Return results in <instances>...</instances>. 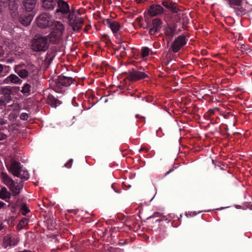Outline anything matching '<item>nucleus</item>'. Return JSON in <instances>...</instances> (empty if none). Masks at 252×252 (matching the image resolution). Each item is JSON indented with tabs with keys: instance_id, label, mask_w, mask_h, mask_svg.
<instances>
[{
	"instance_id": "obj_1",
	"label": "nucleus",
	"mask_w": 252,
	"mask_h": 252,
	"mask_svg": "<svg viewBox=\"0 0 252 252\" xmlns=\"http://www.w3.org/2000/svg\"><path fill=\"white\" fill-rule=\"evenodd\" d=\"M75 80L72 77L60 75L53 79V89L57 93H62L64 92L63 88L69 86Z\"/></svg>"
},
{
	"instance_id": "obj_2",
	"label": "nucleus",
	"mask_w": 252,
	"mask_h": 252,
	"mask_svg": "<svg viewBox=\"0 0 252 252\" xmlns=\"http://www.w3.org/2000/svg\"><path fill=\"white\" fill-rule=\"evenodd\" d=\"M53 30L47 36L50 42L53 44H57L62 39L63 32L64 31L63 25L59 21L55 22Z\"/></svg>"
},
{
	"instance_id": "obj_3",
	"label": "nucleus",
	"mask_w": 252,
	"mask_h": 252,
	"mask_svg": "<svg viewBox=\"0 0 252 252\" xmlns=\"http://www.w3.org/2000/svg\"><path fill=\"white\" fill-rule=\"evenodd\" d=\"M8 169L14 176L21 178L22 180L27 181L30 178L28 171L23 169L21 163L15 160L12 161Z\"/></svg>"
},
{
	"instance_id": "obj_4",
	"label": "nucleus",
	"mask_w": 252,
	"mask_h": 252,
	"mask_svg": "<svg viewBox=\"0 0 252 252\" xmlns=\"http://www.w3.org/2000/svg\"><path fill=\"white\" fill-rule=\"evenodd\" d=\"M48 38L46 36H35L32 41V49L36 52H45L49 48Z\"/></svg>"
},
{
	"instance_id": "obj_5",
	"label": "nucleus",
	"mask_w": 252,
	"mask_h": 252,
	"mask_svg": "<svg viewBox=\"0 0 252 252\" xmlns=\"http://www.w3.org/2000/svg\"><path fill=\"white\" fill-rule=\"evenodd\" d=\"M23 65H25V64L16 65L14 68L15 72L22 79L27 78L30 73L34 72L36 70V66L33 64L27 65V69L21 68Z\"/></svg>"
},
{
	"instance_id": "obj_6",
	"label": "nucleus",
	"mask_w": 252,
	"mask_h": 252,
	"mask_svg": "<svg viewBox=\"0 0 252 252\" xmlns=\"http://www.w3.org/2000/svg\"><path fill=\"white\" fill-rule=\"evenodd\" d=\"M55 22L56 21L52 20L51 15L48 12L40 14L37 18V24L39 27L41 28L53 26Z\"/></svg>"
},
{
	"instance_id": "obj_7",
	"label": "nucleus",
	"mask_w": 252,
	"mask_h": 252,
	"mask_svg": "<svg viewBox=\"0 0 252 252\" xmlns=\"http://www.w3.org/2000/svg\"><path fill=\"white\" fill-rule=\"evenodd\" d=\"M126 74V78L132 82H136L141 79L149 78V76L145 73V71L139 70L134 68L128 70Z\"/></svg>"
},
{
	"instance_id": "obj_8",
	"label": "nucleus",
	"mask_w": 252,
	"mask_h": 252,
	"mask_svg": "<svg viewBox=\"0 0 252 252\" xmlns=\"http://www.w3.org/2000/svg\"><path fill=\"white\" fill-rule=\"evenodd\" d=\"M187 42L186 37L184 35H181L176 37L172 42L171 48L172 51L176 53L185 46Z\"/></svg>"
},
{
	"instance_id": "obj_9",
	"label": "nucleus",
	"mask_w": 252,
	"mask_h": 252,
	"mask_svg": "<svg viewBox=\"0 0 252 252\" xmlns=\"http://www.w3.org/2000/svg\"><path fill=\"white\" fill-rule=\"evenodd\" d=\"M58 4L54 10L55 14L61 13L62 15H67L70 11L69 6L66 1L63 0H58Z\"/></svg>"
},
{
	"instance_id": "obj_10",
	"label": "nucleus",
	"mask_w": 252,
	"mask_h": 252,
	"mask_svg": "<svg viewBox=\"0 0 252 252\" xmlns=\"http://www.w3.org/2000/svg\"><path fill=\"white\" fill-rule=\"evenodd\" d=\"M162 22L159 18H155L152 20L153 27L150 28L149 33L151 35H155L160 32Z\"/></svg>"
},
{
	"instance_id": "obj_11",
	"label": "nucleus",
	"mask_w": 252,
	"mask_h": 252,
	"mask_svg": "<svg viewBox=\"0 0 252 252\" xmlns=\"http://www.w3.org/2000/svg\"><path fill=\"white\" fill-rule=\"evenodd\" d=\"M41 7L46 11H54L58 4V0H41Z\"/></svg>"
},
{
	"instance_id": "obj_12",
	"label": "nucleus",
	"mask_w": 252,
	"mask_h": 252,
	"mask_svg": "<svg viewBox=\"0 0 252 252\" xmlns=\"http://www.w3.org/2000/svg\"><path fill=\"white\" fill-rule=\"evenodd\" d=\"M163 12V8L159 4H152L150 5L148 10V14L153 17L160 15Z\"/></svg>"
},
{
	"instance_id": "obj_13",
	"label": "nucleus",
	"mask_w": 252,
	"mask_h": 252,
	"mask_svg": "<svg viewBox=\"0 0 252 252\" xmlns=\"http://www.w3.org/2000/svg\"><path fill=\"white\" fill-rule=\"evenodd\" d=\"M22 80L15 74H11L4 80L5 84H13L20 85L22 83Z\"/></svg>"
},
{
	"instance_id": "obj_14",
	"label": "nucleus",
	"mask_w": 252,
	"mask_h": 252,
	"mask_svg": "<svg viewBox=\"0 0 252 252\" xmlns=\"http://www.w3.org/2000/svg\"><path fill=\"white\" fill-rule=\"evenodd\" d=\"M84 24V20L79 17H75V20L71 22L70 26L72 27L73 30L78 32Z\"/></svg>"
},
{
	"instance_id": "obj_15",
	"label": "nucleus",
	"mask_w": 252,
	"mask_h": 252,
	"mask_svg": "<svg viewBox=\"0 0 252 252\" xmlns=\"http://www.w3.org/2000/svg\"><path fill=\"white\" fill-rule=\"evenodd\" d=\"M34 15L32 13H25L22 14L19 18L20 23L25 26L29 25L32 21Z\"/></svg>"
},
{
	"instance_id": "obj_16",
	"label": "nucleus",
	"mask_w": 252,
	"mask_h": 252,
	"mask_svg": "<svg viewBox=\"0 0 252 252\" xmlns=\"http://www.w3.org/2000/svg\"><path fill=\"white\" fill-rule=\"evenodd\" d=\"M19 242L18 239L10 237L9 236H5L3 238V244L5 248L8 246H16Z\"/></svg>"
},
{
	"instance_id": "obj_17",
	"label": "nucleus",
	"mask_w": 252,
	"mask_h": 252,
	"mask_svg": "<svg viewBox=\"0 0 252 252\" xmlns=\"http://www.w3.org/2000/svg\"><path fill=\"white\" fill-rule=\"evenodd\" d=\"M106 25L110 27L113 33L120 31L121 26L117 21H113L111 19H107L106 20Z\"/></svg>"
},
{
	"instance_id": "obj_18",
	"label": "nucleus",
	"mask_w": 252,
	"mask_h": 252,
	"mask_svg": "<svg viewBox=\"0 0 252 252\" xmlns=\"http://www.w3.org/2000/svg\"><path fill=\"white\" fill-rule=\"evenodd\" d=\"M36 0H23V4L27 12H32L34 8Z\"/></svg>"
},
{
	"instance_id": "obj_19",
	"label": "nucleus",
	"mask_w": 252,
	"mask_h": 252,
	"mask_svg": "<svg viewBox=\"0 0 252 252\" xmlns=\"http://www.w3.org/2000/svg\"><path fill=\"white\" fill-rule=\"evenodd\" d=\"M46 102L51 107L56 108L61 104V101L52 94H49L46 99Z\"/></svg>"
},
{
	"instance_id": "obj_20",
	"label": "nucleus",
	"mask_w": 252,
	"mask_h": 252,
	"mask_svg": "<svg viewBox=\"0 0 252 252\" xmlns=\"http://www.w3.org/2000/svg\"><path fill=\"white\" fill-rule=\"evenodd\" d=\"M162 4L173 13H178V12L179 9L177 7L176 4L170 0L163 1Z\"/></svg>"
},
{
	"instance_id": "obj_21",
	"label": "nucleus",
	"mask_w": 252,
	"mask_h": 252,
	"mask_svg": "<svg viewBox=\"0 0 252 252\" xmlns=\"http://www.w3.org/2000/svg\"><path fill=\"white\" fill-rule=\"evenodd\" d=\"M2 182L8 187L13 184L14 181L11 179L6 173L1 172L0 174Z\"/></svg>"
},
{
	"instance_id": "obj_22",
	"label": "nucleus",
	"mask_w": 252,
	"mask_h": 252,
	"mask_svg": "<svg viewBox=\"0 0 252 252\" xmlns=\"http://www.w3.org/2000/svg\"><path fill=\"white\" fill-rule=\"evenodd\" d=\"M176 30V27L175 26H172L166 27L164 28L163 31L165 36L172 37L175 34Z\"/></svg>"
},
{
	"instance_id": "obj_23",
	"label": "nucleus",
	"mask_w": 252,
	"mask_h": 252,
	"mask_svg": "<svg viewBox=\"0 0 252 252\" xmlns=\"http://www.w3.org/2000/svg\"><path fill=\"white\" fill-rule=\"evenodd\" d=\"M10 197V194L7 191L6 188H2L0 190V198L7 201Z\"/></svg>"
},
{
	"instance_id": "obj_24",
	"label": "nucleus",
	"mask_w": 252,
	"mask_h": 252,
	"mask_svg": "<svg viewBox=\"0 0 252 252\" xmlns=\"http://www.w3.org/2000/svg\"><path fill=\"white\" fill-rule=\"evenodd\" d=\"M32 87L30 84L25 83L22 88L21 92L26 96H28L31 94L32 91Z\"/></svg>"
},
{
	"instance_id": "obj_25",
	"label": "nucleus",
	"mask_w": 252,
	"mask_h": 252,
	"mask_svg": "<svg viewBox=\"0 0 252 252\" xmlns=\"http://www.w3.org/2000/svg\"><path fill=\"white\" fill-rule=\"evenodd\" d=\"M55 56L56 53L54 50H52L49 51L46 54L45 60L48 62H51L53 60Z\"/></svg>"
},
{
	"instance_id": "obj_26",
	"label": "nucleus",
	"mask_w": 252,
	"mask_h": 252,
	"mask_svg": "<svg viewBox=\"0 0 252 252\" xmlns=\"http://www.w3.org/2000/svg\"><path fill=\"white\" fill-rule=\"evenodd\" d=\"M236 14L238 16H241L245 14V9L241 6H234L232 7Z\"/></svg>"
},
{
	"instance_id": "obj_27",
	"label": "nucleus",
	"mask_w": 252,
	"mask_h": 252,
	"mask_svg": "<svg viewBox=\"0 0 252 252\" xmlns=\"http://www.w3.org/2000/svg\"><path fill=\"white\" fill-rule=\"evenodd\" d=\"M230 7L234 6H240L241 5L242 0H227Z\"/></svg>"
},
{
	"instance_id": "obj_28",
	"label": "nucleus",
	"mask_w": 252,
	"mask_h": 252,
	"mask_svg": "<svg viewBox=\"0 0 252 252\" xmlns=\"http://www.w3.org/2000/svg\"><path fill=\"white\" fill-rule=\"evenodd\" d=\"M9 188L14 195H17L20 192L21 190L18 189V187L15 185L14 182Z\"/></svg>"
},
{
	"instance_id": "obj_29",
	"label": "nucleus",
	"mask_w": 252,
	"mask_h": 252,
	"mask_svg": "<svg viewBox=\"0 0 252 252\" xmlns=\"http://www.w3.org/2000/svg\"><path fill=\"white\" fill-rule=\"evenodd\" d=\"M113 33L118 43L120 44L124 42V41L123 40V36L121 32H118Z\"/></svg>"
},
{
	"instance_id": "obj_30",
	"label": "nucleus",
	"mask_w": 252,
	"mask_h": 252,
	"mask_svg": "<svg viewBox=\"0 0 252 252\" xmlns=\"http://www.w3.org/2000/svg\"><path fill=\"white\" fill-rule=\"evenodd\" d=\"M151 49L147 47H142L141 49V56L142 58H146L149 55Z\"/></svg>"
},
{
	"instance_id": "obj_31",
	"label": "nucleus",
	"mask_w": 252,
	"mask_h": 252,
	"mask_svg": "<svg viewBox=\"0 0 252 252\" xmlns=\"http://www.w3.org/2000/svg\"><path fill=\"white\" fill-rule=\"evenodd\" d=\"M28 220L26 218H23L22 219L19 223H18L17 227L20 229H22L24 228L25 226H26L27 225H28Z\"/></svg>"
},
{
	"instance_id": "obj_32",
	"label": "nucleus",
	"mask_w": 252,
	"mask_h": 252,
	"mask_svg": "<svg viewBox=\"0 0 252 252\" xmlns=\"http://www.w3.org/2000/svg\"><path fill=\"white\" fill-rule=\"evenodd\" d=\"M21 213L23 215H26L30 212V210L25 204L22 205L21 207Z\"/></svg>"
},
{
	"instance_id": "obj_33",
	"label": "nucleus",
	"mask_w": 252,
	"mask_h": 252,
	"mask_svg": "<svg viewBox=\"0 0 252 252\" xmlns=\"http://www.w3.org/2000/svg\"><path fill=\"white\" fill-rule=\"evenodd\" d=\"M68 14V19L69 21V23H70L71 22L75 20V17L77 16H75V12L73 10H72L71 12L69 11Z\"/></svg>"
},
{
	"instance_id": "obj_34",
	"label": "nucleus",
	"mask_w": 252,
	"mask_h": 252,
	"mask_svg": "<svg viewBox=\"0 0 252 252\" xmlns=\"http://www.w3.org/2000/svg\"><path fill=\"white\" fill-rule=\"evenodd\" d=\"M20 118L22 120L26 121L29 118V115L26 113H22L20 116Z\"/></svg>"
},
{
	"instance_id": "obj_35",
	"label": "nucleus",
	"mask_w": 252,
	"mask_h": 252,
	"mask_svg": "<svg viewBox=\"0 0 252 252\" xmlns=\"http://www.w3.org/2000/svg\"><path fill=\"white\" fill-rule=\"evenodd\" d=\"M72 162L73 159H70L67 162L64 164V166L67 168H70L72 166Z\"/></svg>"
},
{
	"instance_id": "obj_36",
	"label": "nucleus",
	"mask_w": 252,
	"mask_h": 252,
	"mask_svg": "<svg viewBox=\"0 0 252 252\" xmlns=\"http://www.w3.org/2000/svg\"><path fill=\"white\" fill-rule=\"evenodd\" d=\"M117 185L116 184H113L112 185V188L114 190L118 193H121V189H117Z\"/></svg>"
},
{
	"instance_id": "obj_37",
	"label": "nucleus",
	"mask_w": 252,
	"mask_h": 252,
	"mask_svg": "<svg viewBox=\"0 0 252 252\" xmlns=\"http://www.w3.org/2000/svg\"><path fill=\"white\" fill-rule=\"evenodd\" d=\"M119 49L121 50V53H125L126 47L125 45H120L119 47Z\"/></svg>"
},
{
	"instance_id": "obj_38",
	"label": "nucleus",
	"mask_w": 252,
	"mask_h": 252,
	"mask_svg": "<svg viewBox=\"0 0 252 252\" xmlns=\"http://www.w3.org/2000/svg\"><path fill=\"white\" fill-rule=\"evenodd\" d=\"M7 138L6 134L3 132H0V140L5 139Z\"/></svg>"
},
{
	"instance_id": "obj_39",
	"label": "nucleus",
	"mask_w": 252,
	"mask_h": 252,
	"mask_svg": "<svg viewBox=\"0 0 252 252\" xmlns=\"http://www.w3.org/2000/svg\"><path fill=\"white\" fill-rule=\"evenodd\" d=\"M160 215V214L158 212H155L153 215L150 217L148 218V219L152 218H155V217H158Z\"/></svg>"
},
{
	"instance_id": "obj_40",
	"label": "nucleus",
	"mask_w": 252,
	"mask_h": 252,
	"mask_svg": "<svg viewBox=\"0 0 252 252\" xmlns=\"http://www.w3.org/2000/svg\"><path fill=\"white\" fill-rule=\"evenodd\" d=\"M7 123V120H4V119L0 118V125L6 124Z\"/></svg>"
},
{
	"instance_id": "obj_41",
	"label": "nucleus",
	"mask_w": 252,
	"mask_h": 252,
	"mask_svg": "<svg viewBox=\"0 0 252 252\" xmlns=\"http://www.w3.org/2000/svg\"><path fill=\"white\" fill-rule=\"evenodd\" d=\"M4 68H9V66L3 65L1 64H0V74L2 72Z\"/></svg>"
},
{
	"instance_id": "obj_42",
	"label": "nucleus",
	"mask_w": 252,
	"mask_h": 252,
	"mask_svg": "<svg viewBox=\"0 0 252 252\" xmlns=\"http://www.w3.org/2000/svg\"><path fill=\"white\" fill-rule=\"evenodd\" d=\"M18 187V189H19L20 190L23 189L24 186V183L23 181L20 182L18 185H17Z\"/></svg>"
},
{
	"instance_id": "obj_43",
	"label": "nucleus",
	"mask_w": 252,
	"mask_h": 252,
	"mask_svg": "<svg viewBox=\"0 0 252 252\" xmlns=\"http://www.w3.org/2000/svg\"><path fill=\"white\" fill-rule=\"evenodd\" d=\"M141 151H144L146 153H148L149 151V149L147 148H141L139 149V152H141Z\"/></svg>"
},
{
	"instance_id": "obj_44",
	"label": "nucleus",
	"mask_w": 252,
	"mask_h": 252,
	"mask_svg": "<svg viewBox=\"0 0 252 252\" xmlns=\"http://www.w3.org/2000/svg\"><path fill=\"white\" fill-rule=\"evenodd\" d=\"M6 206V205L5 203L0 201V209L2 208H4Z\"/></svg>"
},
{
	"instance_id": "obj_45",
	"label": "nucleus",
	"mask_w": 252,
	"mask_h": 252,
	"mask_svg": "<svg viewBox=\"0 0 252 252\" xmlns=\"http://www.w3.org/2000/svg\"><path fill=\"white\" fill-rule=\"evenodd\" d=\"M103 38H104V39L106 40V43H108V42H110V39H109V37L108 36L106 35H104L103 36Z\"/></svg>"
},
{
	"instance_id": "obj_46",
	"label": "nucleus",
	"mask_w": 252,
	"mask_h": 252,
	"mask_svg": "<svg viewBox=\"0 0 252 252\" xmlns=\"http://www.w3.org/2000/svg\"><path fill=\"white\" fill-rule=\"evenodd\" d=\"M207 113L208 114V115L210 116L214 114L215 111H214V110H213V109H210L208 110Z\"/></svg>"
},
{
	"instance_id": "obj_47",
	"label": "nucleus",
	"mask_w": 252,
	"mask_h": 252,
	"mask_svg": "<svg viewBox=\"0 0 252 252\" xmlns=\"http://www.w3.org/2000/svg\"><path fill=\"white\" fill-rule=\"evenodd\" d=\"M91 28V26L90 25H87L86 26V27L85 28V29H84V31H85V32H87L89 30H90Z\"/></svg>"
},
{
	"instance_id": "obj_48",
	"label": "nucleus",
	"mask_w": 252,
	"mask_h": 252,
	"mask_svg": "<svg viewBox=\"0 0 252 252\" xmlns=\"http://www.w3.org/2000/svg\"><path fill=\"white\" fill-rule=\"evenodd\" d=\"M14 62V60L13 59H8L6 62L8 63H12Z\"/></svg>"
},
{
	"instance_id": "obj_49",
	"label": "nucleus",
	"mask_w": 252,
	"mask_h": 252,
	"mask_svg": "<svg viewBox=\"0 0 252 252\" xmlns=\"http://www.w3.org/2000/svg\"><path fill=\"white\" fill-rule=\"evenodd\" d=\"M135 68H136L137 70H142L143 71H145V69L142 66L136 67Z\"/></svg>"
},
{
	"instance_id": "obj_50",
	"label": "nucleus",
	"mask_w": 252,
	"mask_h": 252,
	"mask_svg": "<svg viewBox=\"0 0 252 252\" xmlns=\"http://www.w3.org/2000/svg\"><path fill=\"white\" fill-rule=\"evenodd\" d=\"M135 117L136 118H140L141 119H145V117H140V116H139V115L138 114H136L135 115Z\"/></svg>"
},
{
	"instance_id": "obj_51",
	"label": "nucleus",
	"mask_w": 252,
	"mask_h": 252,
	"mask_svg": "<svg viewBox=\"0 0 252 252\" xmlns=\"http://www.w3.org/2000/svg\"><path fill=\"white\" fill-rule=\"evenodd\" d=\"M173 171V169H170L168 172H167L166 173H165V176L167 175L168 174H169L170 172H171L172 171Z\"/></svg>"
},
{
	"instance_id": "obj_52",
	"label": "nucleus",
	"mask_w": 252,
	"mask_h": 252,
	"mask_svg": "<svg viewBox=\"0 0 252 252\" xmlns=\"http://www.w3.org/2000/svg\"><path fill=\"white\" fill-rule=\"evenodd\" d=\"M32 252L31 251H30V250H25L23 251H20V252Z\"/></svg>"
},
{
	"instance_id": "obj_53",
	"label": "nucleus",
	"mask_w": 252,
	"mask_h": 252,
	"mask_svg": "<svg viewBox=\"0 0 252 252\" xmlns=\"http://www.w3.org/2000/svg\"><path fill=\"white\" fill-rule=\"evenodd\" d=\"M137 3H141L143 1V0H136Z\"/></svg>"
},
{
	"instance_id": "obj_54",
	"label": "nucleus",
	"mask_w": 252,
	"mask_h": 252,
	"mask_svg": "<svg viewBox=\"0 0 252 252\" xmlns=\"http://www.w3.org/2000/svg\"><path fill=\"white\" fill-rule=\"evenodd\" d=\"M3 103V101L0 99V106Z\"/></svg>"
},
{
	"instance_id": "obj_55",
	"label": "nucleus",
	"mask_w": 252,
	"mask_h": 252,
	"mask_svg": "<svg viewBox=\"0 0 252 252\" xmlns=\"http://www.w3.org/2000/svg\"><path fill=\"white\" fill-rule=\"evenodd\" d=\"M3 228V226L2 225V224H0V231Z\"/></svg>"
},
{
	"instance_id": "obj_56",
	"label": "nucleus",
	"mask_w": 252,
	"mask_h": 252,
	"mask_svg": "<svg viewBox=\"0 0 252 252\" xmlns=\"http://www.w3.org/2000/svg\"><path fill=\"white\" fill-rule=\"evenodd\" d=\"M2 2L4 3L6 2L7 0H0Z\"/></svg>"
},
{
	"instance_id": "obj_57",
	"label": "nucleus",
	"mask_w": 252,
	"mask_h": 252,
	"mask_svg": "<svg viewBox=\"0 0 252 252\" xmlns=\"http://www.w3.org/2000/svg\"><path fill=\"white\" fill-rule=\"evenodd\" d=\"M160 220H159V219H158V220H156V222H157V221H160Z\"/></svg>"
}]
</instances>
